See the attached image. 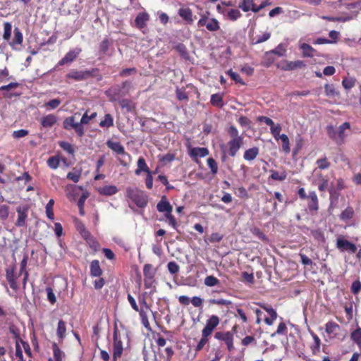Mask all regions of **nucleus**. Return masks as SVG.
<instances>
[{
    "mask_svg": "<svg viewBox=\"0 0 361 361\" xmlns=\"http://www.w3.org/2000/svg\"><path fill=\"white\" fill-rule=\"evenodd\" d=\"M12 25L10 22H4L3 39L7 42L8 45L14 50L18 49V46H20L23 42V35L18 27H15L13 30L14 37L11 39Z\"/></svg>",
    "mask_w": 361,
    "mask_h": 361,
    "instance_id": "1",
    "label": "nucleus"
},
{
    "mask_svg": "<svg viewBox=\"0 0 361 361\" xmlns=\"http://www.w3.org/2000/svg\"><path fill=\"white\" fill-rule=\"evenodd\" d=\"M66 77L75 81L86 80L90 78H97L98 81L102 80V75L97 68L82 71L72 70L66 74Z\"/></svg>",
    "mask_w": 361,
    "mask_h": 361,
    "instance_id": "2",
    "label": "nucleus"
},
{
    "mask_svg": "<svg viewBox=\"0 0 361 361\" xmlns=\"http://www.w3.org/2000/svg\"><path fill=\"white\" fill-rule=\"evenodd\" d=\"M126 197L140 208L145 207L148 202L147 195L142 190L136 188H128L126 189Z\"/></svg>",
    "mask_w": 361,
    "mask_h": 361,
    "instance_id": "3",
    "label": "nucleus"
},
{
    "mask_svg": "<svg viewBox=\"0 0 361 361\" xmlns=\"http://www.w3.org/2000/svg\"><path fill=\"white\" fill-rule=\"evenodd\" d=\"M127 298H128V301L129 302L133 310L139 313L141 323L144 326V327L147 330H151V326H150V324H149V322L148 319V316H147V314L145 310H144V308L139 307V306L137 305V304L136 302L135 299L134 298V297L133 295H131V294L128 293Z\"/></svg>",
    "mask_w": 361,
    "mask_h": 361,
    "instance_id": "4",
    "label": "nucleus"
},
{
    "mask_svg": "<svg viewBox=\"0 0 361 361\" xmlns=\"http://www.w3.org/2000/svg\"><path fill=\"white\" fill-rule=\"evenodd\" d=\"M143 275H144V286L145 288L149 289L154 287L156 283L154 276L155 271L153 266L150 264H146L143 267Z\"/></svg>",
    "mask_w": 361,
    "mask_h": 361,
    "instance_id": "5",
    "label": "nucleus"
},
{
    "mask_svg": "<svg viewBox=\"0 0 361 361\" xmlns=\"http://www.w3.org/2000/svg\"><path fill=\"white\" fill-rule=\"evenodd\" d=\"M63 128L67 130L74 129L75 132L79 137L84 135V127L81 126L78 123L75 122L74 116L66 118L63 122Z\"/></svg>",
    "mask_w": 361,
    "mask_h": 361,
    "instance_id": "6",
    "label": "nucleus"
},
{
    "mask_svg": "<svg viewBox=\"0 0 361 361\" xmlns=\"http://www.w3.org/2000/svg\"><path fill=\"white\" fill-rule=\"evenodd\" d=\"M123 351V342L121 337V334L116 325L114 328L113 334V353L114 357L121 356Z\"/></svg>",
    "mask_w": 361,
    "mask_h": 361,
    "instance_id": "7",
    "label": "nucleus"
},
{
    "mask_svg": "<svg viewBox=\"0 0 361 361\" xmlns=\"http://www.w3.org/2000/svg\"><path fill=\"white\" fill-rule=\"evenodd\" d=\"M336 247L341 252H349L354 254L357 252V246L355 244L344 238L343 236H339L336 240Z\"/></svg>",
    "mask_w": 361,
    "mask_h": 361,
    "instance_id": "8",
    "label": "nucleus"
},
{
    "mask_svg": "<svg viewBox=\"0 0 361 361\" xmlns=\"http://www.w3.org/2000/svg\"><path fill=\"white\" fill-rule=\"evenodd\" d=\"M199 27L205 26L209 31L214 32L219 30V23L216 18L208 19L205 15L202 16L201 18L197 22Z\"/></svg>",
    "mask_w": 361,
    "mask_h": 361,
    "instance_id": "9",
    "label": "nucleus"
},
{
    "mask_svg": "<svg viewBox=\"0 0 361 361\" xmlns=\"http://www.w3.org/2000/svg\"><path fill=\"white\" fill-rule=\"evenodd\" d=\"M266 6V2H262L259 6H257L254 2V0H243L239 4L238 7L241 8L244 12L252 11L254 13H257L260 10L263 9Z\"/></svg>",
    "mask_w": 361,
    "mask_h": 361,
    "instance_id": "10",
    "label": "nucleus"
},
{
    "mask_svg": "<svg viewBox=\"0 0 361 361\" xmlns=\"http://www.w3.org/2000/svg\"><path fill=\"white\" fill-rule=\"evenodd\" d=\"M81 48L77 47L71 49L66 55L58 62L57 66H62L66 64H70L73 62L81 53Z\"/></svg>",
    "mask_w": 361,
    "mask_h": 361,
    "instance_id": "11",
    "label": "nucleus"
},
{
    "mask_svg": "<svg viewBox=\"0 0 361 361\" xmlns=\"http://www.w3.org/2000/svg\"><path fill=\"white\" fill-rule=\"evenodd\" d=\"M256 304L268 313L269 317H265L264 321L268 326H271L278 317L276 311L268 304L264 302H257Z\"/></svg>",
    "mask_w": 361,
    "mask_h": 361,
    "instance_id": "12",
    "label": "nucleus"
},
{
    "mask_svg": "<svg viewBox=\"0 0 361 361\" xmlns=\"http://www.w3.org/2000/svg\"><path fill=\"white\" fill-rule=\"evenodd\" d=\"M306 200L309 212L312 214H316L319 209V199L316 192H309L308 197Z\"/></svg>",
    "mask_w": 361,
    "mask_h": 361,
    "instance_id": "13",
    "label": "nucleus"
},
{
    "mask_svg": "<svg viewBox=\"0 0 361 361\" xmlns=\"http://www.w3.org/2000/svg\"><path fill=\"white\" fill-rule=\"evenodd\" d=\"M105 94L111 102L119 100L122 97L126 95V92L119 85L110 87L105 92Z\"/></svg>",
    "mask_w": 361,
    "mask_h": 361,
    "instance_id": "14",
    "label": "nucleus"
},
{
    "mask_svg": "<svg viewBox=\"0 0 361 361\" xmlns=\"http://www.w3.org/2000/svg\"><path fill=\"white\" fill-rule=\"evenodd\" d=\"M29 207L27 205L19 206L16 208L18 219L15 223L17 227L26 226V219L27 218Z\"/></svg>",
    "mask_w": 361,
    "mask_h": 361,
    "instance_id": "15",
    "label": "nucleus"
},
{
    "mask_svg": "<svg viewBox=\"0 0 361 361\" xmlns=\"http://www.w3.org/2000/svg\"><path fill=\"white\" fill-rule=\"evenodd\" d=\"M306 66V64L302 61H284L281 62L280 64L277 66L279 68H281L283 71H293L298 68H302Z\"/></svg>",
    "mask_w": 361,
    "mask_h": 361,
    "instance_id": "16",
    "label": "nucleus"
},
{
    "mask_svg": "<svg viewBox=\"0 0 361 361\" xmlns=\"http://www.w3.org/2000/svg\"><path fill=\"white\" fill-rule=\"evenodd\" d=\"M215 338L223 341L226 344L228 350L231 351L233 348V336L230 331L226 332H216L214 336Z\"/></svg>",
    "mask_w": 361,
    "mask_h": 361,
    "instance_id": "17",
    "label": "nucleus"
},
{
    "mask_svg": "<svg viewBox=\"0 0 361 361\" xmlns=\"http://www.w3.org/2000/svg\"><path fill=\"white\" fill-rule=\"evenodd\" d=\"M219 318L216 315H212L206 322V325L204 328L202 329V333L204 334V335L210 336L214 330L216 329V327L219 324Z\"/></svg>",
    "mask_w": 361,
    "mask_h": 361,
    "instance_id": "18",
    "label": "nucleus"
},
{
    "mask_svg": "<svg viewBox=\"0 0 361 361\" xmlns=\"http://www.w3.org/2000/svg\"><path fill=\"white\" fill-rule=\"evenodd\" d=\"M18 276H16L15 274V267H13L10 269H7L6 270V280L11 287L13 290H18L19 289V286L16 281V279Z\"/></svg>",
    "mask_w": 361,
    "mask_h": 361,
    "instance_id": "19",
    "label": "nucleus"
},
{
    "mask_svg": "<svg viewBox=\"0 0 361 361\" xmlns=\"http://www.w3.org/2000/svg\"><path fill=\"white\" fill-rule=\"evenodd\" d=\"M243 144V138L231 139L229 140L228 142V145L229 147V155L232 157H234L242 147Z\"/></svg>",
    "mask_w": 361,
    "mask_h": 361,
    "instance_id": "20",
    "label": "nucleus"
},
{
    "mask_svg": "<svg viewBox=\"0 0 361 361\" xmlns=\"http://www.w3.org/2000/svg\"><path fill=\"white\" fill-rule=\"evenodd\" d=\"M209 151L207 147H192L190 149L189 155L195 161L198 158H202L209 155Z\"/></svg>",
    "mask_w": 361,
    "mask_h": 361,
    "instance_id": "21",
    "label": "nucleus"
},
{
    "mask_svg": "<svg viewBox=\"0 0 361 361\" xmlns=\"http://www.w3.org/2000/svg\"><path fill=\"white\" fill-rule=\"evenodd\" d=\"M56 334L59 343H63L67 335V324L63 319L58 322Z\"/></svg>",
    "mask_w": 361,
    "mask_h": 361,
    "instance_id": "22",
    "label": "nucleus"
},
{
    "mask_svg": "<svg viewBox=\"0 0 361 361\" xmlns=\"http://www.w3.org/2000/svg\"><path fill=\"white\" fill-rule=\"evenodd\" d=\"M157 209L159 212H164L165 214H169L172 212L173 207L167 200L166 197L164 195L161 197V200L157 203Z\"/></svg>",
    "mask_w": 361,
    "mask_h": 361,
    "instance_id": "23",
    "label": "nucleus"
},
{
    "mask_svg": "<svg viewBox=\"0 0 361 361\" xmlns=\"http://www.w3.org/2000/svg\"><path fill=\"white\" fill-rule=\"evenodd\" d=\"M178 13L187 24L191 25L193 23L192 11L190 8L181 7L178 9Z\"/></svg>",
    "mask_w": 361,
    "mask_h": 361,
    "instance_id": "24",
    "label": "nucleus"
},
{
    "mask_svg": "<svg viewBox=\"0 0 361 361\" xmlns=\"http://www.w3.org/2000/svg\"><path fill=\"white\" fill-rule=\"evenodd\" d=\"M90 274L92 277H100L103 274L99 264V261L94 259L91 262L90 265Z\"/></svg>",
    "mask_w": 361,
    "mask_h": 361,
    "instance_id": "25",
    "label": "nucleus"
},
{
    "mask_svg": "<svg viewBox=\"0 0 361 361\" xmlns=\"http://www.w3.org/2000/svg\"><path fill=\"white\" fill-rule=\"evenodd\" d=\"M149 16L147 13H139L135 19V26L139 29L144 28L146 26L147 22L149 20Z\"/></svg>",
    "mask_w": 361,
    "mask_h": 361,
    "instance_id": "26",
    "label": "nucleus"
},
{
    "mask_svg": "<svg viewBox=\"0 0 361 361\" xmlns=\"http://www.w3.org/2000/svg\"><path fill=\"white\" fill-rule=\"evenodd\" d=\"M57 122V117L54 114H49L41 118V125L44 128H51Z\"/></svg>",
    "mask_w": 361,
    "mask_h": 361,
    "instance_id": "27",
    "label": "nucleus"
},
{
    "mask_svg": "<svg viewBox=\"0 0 361 361\" xmlns=\"http://www.w3.org/2000/svg\"><path fill=\"white\" fill-rule=\"evenodd\" d=\"M106 145L109 148H110L118 154L122 155L126 154L124 147L119 142H115L111 140H109L106 142Z\"/></svg>",
    "mask_w": 361,
    "mask_h": 361,
    "instance_id": "28",
    "label": "nucleus"
},
{
    "mask_svg": "<svg viewBox=\"0 0 361 361\" xmlns=\"http://www.w3.org/2000/svg\"><path fill=\"white\" fill-rule=\"evenodd\" d=\"M137 167L135 171V173L137 176L140 175V173L142 172H145L146 173L151 172V171L149 170V169L145 161V159L142 157H140L138 158V160L137 162Z\"/></svg>",
    "mask_w": 361,
    "mask_h": 361,
    "instance_id": "29",
    "label": "nucleus"
},
{
    "mask_svg": "<svg viewBox=\"0 0 361 361\" xmlns=\"http://www.w3.org/2000/svg\"><path fill=\"white\" fill-rule=\"evenodd\" d=\"M259 149L257 147H253L245 151L243 158L246 161L254 160L259 154Z\"/></svg>",
    "mask_w": 361,
    "mask_h": 361,
    "instance_id": "30",
    "label": "nucleus"
},
{
    "mask_svg": "<svg viewBox=\"0 0 361 361\" xmlns=\"http://www.w3.org/2000/svg\"><path fill=\"white\" fill-rule=\"evenodd\" d=\"M350 125L348 122H345L338 127V129L337 130V135L339 144L343 142L345 137V130L350 129Z\"/></svg>",
    "mask_w": 361,
    "mask_h": 361,
    "instance_id": "31",
    "label": "nucleus"
},
{
    "mask_svg": "<svg viewBox=\"0 0 361 361\" xmlns=\"http://www.w3.org/2000/svg\"><path fill=\"white\" fill-rule=\"evenodd\" d=\"M210 103L214 106L222 108L224 105L223 94L219 93L212 94Z\"/></svg>",
    "mask_w": 361,
    "mask_h": 361,
    "instance_id": "32",
    "label": "nucleus"
},
{
    "mask_svg": "<svg viewBox=\"0 0 361 361\" xmlns=\"http://www.w3.org/2000/svg\"><path fill=\"white\" fill-rule=\"evenodd\" d=\"M300 49L302 51L304 57H313L316 50L307 43H303L300 45Z\"/></svg>",
    "mask_w": 361,
    "mask_h": 361,
    "instance_id": "33",
    "label": "nucleus"
},
{
    "mask_svg": "<svg viewBox=\"0 0 361 361\" xmlns=\"http://www.w3.org/2000/svg\"><path fill=\"white\" fill-rule=\"evenodd\" d=\"M118 192V189L115 185H105L99 189V192L103 195L111 196L115 195Z\"/></svg>",
    "mask_w": 361,
    "mask_h": 361,
    "instance_id": "34",
    "label": "nucleus"
},
{
    "mask_svg": "<svg viewBox=\"0 0 361 361\" xmlns=\"http://www.w3.org/2000/svg\"><path fill=\"white\" fill-rule=\"evenodd\" d=\"M111 45V42L105 37L99 45V53L100 55H106Z\"/></svg>",
    "mask_w": 361,
    "mask_h": 361,
    "instance_id": "35",
    "label": "nucleus"
},
{
    "mask_svg": "<svg viewBox=\"0 0 361 361\" xmlns=\"http://www.w3.org/2000/svg\"><path fill=\"white\" fill-rule=\"evenodd\" d=\"M52 350L55 361H63L65 356L64 353L60 349L56 343H53Z\"/></svg>",
    "mask_w": 361,
    "mask_h": 361,
    "instance_id": "36",
    "label": "nucleus"
},
{
    "mask_svg": "<svg viewBox=\"0 0 361 361\" xmlns=\"http://www.w3.org/2000/svg\"><path fill=\"white\" fill-rule=\"evenodd\" d=\"M99 126L101 128H109L114 126V118L110 114H105L104 119L102 120Z\"/></svg>",
    "mask_w": 361,
    "mask_h": 361,
    "instance_id": "37",
    "label": "nucleus"
},
{
    "mask_svg": "<svg viewBox=\"0 0 361 361\" xmlns=\"http://www.w3.org/2000/svg\"><path fill=\"white\" fill-rule=\"evenodd\" d=\"M270 178L274 180L283 181L287 177V173L285 171L279 173L276 170H270Z\"/></svg>",
    "mask_w": 361,
    "mask_h": 361,
    "instance_id": "38",
    "label": "nucleus"
},
{
    "mask_svg": "<svg viewBox=\"0 0 361 361\" xmlns=\"http://www.w3.org/2000/svg\"><path fill=\"white\" fill-rule=\"evenodd\" d=\"M146 295L147 293H143L142 294L139 293L137 296V300L140 305V308H144V310H145L146 312L147 313V311L151 310V307L150 305L147 302Z\"/></svg>",
    "mask_w": 361,
    "mask_h": 361,
    "instance_id": "39",
    "label": "nucleus"
},
{
    "mask_svg": "<svg viewBox=\"0 0 361 361\" xmlns=\"http://www.w3.org/2000/svg\"><path fill=\"white\" fill-rule=\"evenodd\" d=\"M350 338L361 348V328L357 326L350 334Z\"/></svg>",
    "mask_w": 361,
    "mask_h": 361,
    "instance_id": "40",
    "label": "nucleus"
},
{
    "mask_svg": "<svg viewBox=\"0 0 361 361\" xmlns=\"http://www.w3.org/2000/svg\"><path fill=\"white\" fill-rule=\"evenodd\" d=\"M319 181L318 190L320 192L326 191L329 187V179L326 177L323 176L322 173H319Z\"/></svg>",
    "mask_w": 361,
    "mask_h": 361,
    "instance_id": "41",
    "label": "nucleus"
},
{
    "mask_svg": "<svg viewBox=\"0 0 361 361\" xmlns=\"http://www.w3.org/2000/svg\"><path fill=\"white\" fill-rule=\"evenodd\" d=\"M174 49L179 53L184 59H189V54L185 44L178 43L174 47Z\"/></svg>",
    "mask_w": 361,
    "mask_h": 361,
    "instance_id": "42",
    "label": "nucleus"
},
{
    "mask_svg": "<svg viewBox=\"0 0 361 361\" xmlns=\"http://www.w3.org/2000/svg\"><path fill=\"white\" fill-rule=\"evenodd\" d=\"M282 142V150L286 154H289L290 152L289 138L286 134H282L279 136Z\"/></svg>",
    "mask_w": 361,
    "mask_h": 361,
    "instance_id": "43",
    "label": "nucleus"
},
{
    "mask_svg": "<svg viewBox=\"0 0 361 361\" xmlns=\"http://www.w3.org/2000/svg\"><path fill=\"white\" fill-rule=\"evenodd\" d=\"M14 334L16 338V352L15 355L18 360L24 359L23 355V350L21 348V346L20 345V341L18 340V334L16 333L14 331L11 330Z\"/></svg>",
    "mask_w": 361,
    "mask_h": 361,
    "instance_id": "44",
    "label": "nucleus"
},
{
    "mask_svg": "<svg viewBox=\"0 0 361 361\" xmlns=\"http://www.w3.org/2000/svg\"><path fill=\"white\" fill-rule=\"evenodd\" d=\"M354 216V209L351 207H348L340 214V219L343 221H347L352 219Z\"/></svg>",
    "mask_w": 361,
    "mask_h": 361,
    "instance_id": "45",
    "label": "nucleus"
},
{
    "mask_svg": "<svg viewBox=\"0 0 361 361\" xmlns=\"http://www.w3.org/2000/svg\"><path fill=\"white\" fill-rule=\"evenodd\" d=\"M310 234L314 240L318 243H324L325 241L324 234L319 229L312 230Z\"/></svg>",
    "mask_w": 361,
    "mask_h": 361,
    "instance_id": "46",
    "label": "nucleus"
},
{
    "mask_svg": "<svg viewBox=\"0 0 361 361\" xmlns=\"http://www.w3.org/2000/svg\"><path fill=\"white\" fill-rule=\"evenodd\" d=\"M251 233L264 243H268L269 239L266 235L257 227L251 229Z\"/></svg>",
    "mask_w": 361,
    "mask_h": 361,
    "instance_id": "47",
    "label": "nucleus"
},
{
    "mask_svg": "<svg viewBox=\"0 0 361 361\" xmlns=\"http://www.w3.org/2000/svg\"><path fill=\"white\" fill-rule=\"evenodd\" d=\"M204 283L206 286L213 287L220 284V281L215 276L211 275L207 276L204 281Z\"/></svg>",
    "mask_w": 361,
    "mask_h": 361,
    "instance_id": "48",
    "label": "nucleus"
},
{
    "mask_svg": "<svg viewBox=\"0 0 361 361\" xmlns=\"http://www.w3.org/2000/svg\"><path fill=\"white\" fill-rule=\"evenodd\" d=\"M54 204V200L51 199L46 205V214L47 216L51 220L54 219V214L53 211Z\"/></svg>",
    "mask_w": 361,
    "mask_h": 361,
    "instance_id": "49",
    "label": "nucleus"
},
{
    "mask_svg": "<svg viewBox=\"0 0 361 361\" xmlns=\"http://www.w3.org/2000/svg\"><path fill=\"white\" fill-rule=\"evenodd\" d=\"M227 18L230 20L235 21L242 16L241 13L238 9H230L227 12Z\"/></svg>",
    "mask_w": 361,
    "mask_h": 361,
    "instance_id": "50",
    "label": "nucleus"
},
{
    "mask_svg": "<svg viewBox=\"0 0 361 361\" xmlns=\"http://www.w3.org/2000/svg\"><path fill=\"white\" fill-rule=\"evenodd\" d=\"M288 329L286 324L284 322H281L275 332L271 334V336L274 337L276 335H286L287 334Z\"/></svg>",
    "mask_w": 361,
    "mask_h": 361,
    "instance_id": "51",
    "label": "nucleus"
},
{
    "mask_svg": "<svg viewBox=\"0 0 361 361\" xmlns=\"http://www.w3.org/2000/svg\"><path fill=\"white\" fill-rule=\"evenodd\" d=\"M59 164L60 159L56 156L51 157L47 160L48 166L52 169H56L59 166Z\"/></svg>",
    "mask_w": 361,
    "mask_h": 361,
    "instance_id": "52",
    "label": "nucleus"
},
{
    "mask_svg": "<svg viewBox=\"0 0 361 361\" xmlns=\"http://www.w3.org/2000/svg\"><path fill=\"white\" fill-rule=\"evenodd\" d=\"M271 37L270 32H264L262 35L257 36L253 40L252 44H260L268 40Z\"/></svg>",
    "mask_w": 361,
    "mask_h": 361,
    "instance_id": "53",
    "label": "nucleus"
},
{
    "mask_svg": "<svg viewBox=\"0 0 361 361\" xmlns=\"http://www.w3.org/2000/svg\"><path fill=\"white\" fill-rule=\"evenodd\" d=\"M355 79L353 78H344L342 80V85L346 90H350L355 85Z\"/></svg>",
    "mask_w": 361,
    "mask_h": 361,
    "instance_id": "54",
    "label": "nucleus"
},
{
    "mask_svg": "<svg viewBox=\"0 0 361 361\" xmlns=\"http://www.w3.org/2000/svg\"><path fill=\"white\" fill-rule=\"evenodd\" d=\"M227 74L231 77V78L234 80L236 83H239L240 85H245V82L242 80L240 75L235 72H233L232 69H230L227 71Z\"/></svg>",
    "mask_w": 361,
    "mask_h": 361,
    "instance_id": "55",
    "label": "nucleus"
},
{
    "mask_svg": "<svg viewBox=\"0 0 361 361\" xmlns=\"http://www.w3.org/2000/svg\"><path fill=\"white\" fill-rule=\"evenodd\" d=\"M312 337H313L314 343L312 346V351L314 355H316L320 350L321 341H320V338H319V336L315 334H312Z\"/></svg>",
    "mask_w": 361,
    "mask_h": 361,
    "instance_id": "56",
    "label": "nucleus"
},
{
    "mask_svg": "<svg viewBox=\"0 0 361 361\" xmlns=\"http://www.w3.org/2000/svg\"><path fill=\"white\" fill-rule=\"evenodd\" d=\"M339 329V325L334 322H329L325 325L326 332L329 334H333Z\"/></svg>",
    "mask_w": 361,
    "mask_h": 361,
    "instance_id": "57",
    "label": "nucleus"
},
{
    "mask_svg": "<svg viewBox=\"0 0 361 361\" xmlns=\"http://www.w3.org/2000/svg\"><path fill=\"white\" fill-rule=\"evenodd\" d=\"M316 164L319 169H327L330 165L331 163L328 161L327 158L324 157V158L319 159L317 160Z\"/></svg>",
    "mask_w": 361,
    "mask_h": 361,
    "instance_id": "58",
    "label": "nucleus"
},
{
    "mask_svg": "<svg viewBox=\"0 0 361 361\" xmlns=\"http://www.w3.org/2000/svg\"><path fill=\"white\" fill-rule=\"evenodd\" d=\"M61 103V99H51L44 104V106L48 109H55L58 108Z\"/></svg>",
    "mask_w": 361,
    "mask_h": 361,
    "instance_id": "59",
    "label": "nucleus"
},
{
    "mask_svg": "<svg viewBox=\"0 0 361 361\" xmlns=\"http://www.w3.org/2000/svg\"><path fill=\"white\" fill-rule=\"evenodd\" d=\"M326 132L329 137L335 140L337 143H338L337 130L334 128L333 126H328L326 127Z\"/></svg>",
    "mask_w": 361,
    "mask_h": 361,
    "instance_id": "60",
    "label": "nucleus"
},
{
    "mask_svg": "<svg viewBox=\"0 0 361 361\" xmlns=\"http://www.w3.org/2000/svg\"><path fill=\"white\" fill-rule=\"evenodd\" d=\"M207 165L211 170L213 175H215L218 172V165L216 161L212 157L208 158L207 160Z\"/></svg>",
    "mask_w": 361,
    "mask_h": 361,
    "instance_id": "61",
    "label": "nucleus"
},
{
    "mask_svg": "<svg viewBox=\"0 0 361 361\" xmlns=\"http://www.w3.org/2000/svg\"><path fill=\"white\" fill-rule=\"evenodd\" d=\"M208 337H209V336L204 335V334L202 333V338H201V339L200 340V341L198 342L197 345L195 347V351L198 352V351H200L201 350L203 349L204 345L209 341Z\"/></svg>",
    "mask_w": 361,
    "mask_h": 361,
    "instance_id": "62",
    "label": "nucleus"
},
{
    "mask_svg": "<svg viewBox=\"0 0 361 361\" xmlns=\"http://www.w3.org/2000/svg\"><path fill=\"white\" fill-rule=\"evenodd\" d=\"M324 92L327 96H335L338 93L336 91L334 85L333 84H326L324 85Z\"/></svg>",
    "mask_w": 361,
    "mask_h": 361,
    "instance_id": "63",
    "label": "nucleus"
},
{
    "mask_svg": "<svg viewBox=\"0 0 361 361\" xmlns=\"http://www.w3.org/2000/svg\"><path fill=\"white\" fill-rule=\"evenodd\" d=\"M350 290L354 295L358 294L361 290V281L357 279L353 282Z\"/></svg>",
    "mask_w": 361,
    "mask_h": 361,
    "instance_id": "64",
    "label": "nucleus"
}]
</instances>
